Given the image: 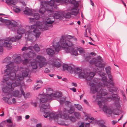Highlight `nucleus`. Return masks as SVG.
<instances>
[{
    "label": "nucleus",
    "mask_w": 127,
    "mask_h": 127,
    "mask_svg": "<svg viewBox=\"0 0 127 127\" xmlns=\"http://www.w3.org/2000/svg\"><path fill=\"white\" fill-rule=\"evenodd\" d=\"M54 20L53 18H50L47 17L46 21L42 24V22L39 21H37L35 24L31 27L29 26H27V27L30 29L33 32V35L36 38H38L40 34V32L38 30L37 28H38L42 31H45L48 29V28L53 26L52 23Z\"/></svg>",
    "instance_id": "f257e3e1"
},
{
    "label": "nucleus",
    "mask_w": 127,
    "mask_h": 127,
    "mask_svg": "<svg viewBox=\"0 0 127 127\" xmlns=\"http://www.w3.org/2000/svg\"><path fill=\"white\" fill-rule=\"evenodd\" d=\"M99 79H98L95 78L93 82L91 81L89 82V84L91 86V92L93 94L97 93L96 99H101L100 101L103 99H106V98L103 97V96H104L107 94V91L105 89L102 90L101 91L102 87L103 86L108 88H110V85L106 84L107 85H109L108 87H106L105 85H103V84L100 83L99 82Z\"/></svg>",
    "instance_id": "f03ea898"
},
{
    "label": "nucleus",
    "mask_w": 127,
    "mask_h": 127,
    "mask_svg": "<svg viewBox=\"0 0 127 127\" xmlns=\"http://www.w3.org/2000/svg\"><path fill=\"white\" fill-rule=\"evenodd\" d=\"M46 110H43L42 111L44 112L43 116L44 117L47 118L48 117H49L50 120L54 119L55 121L58 122V124L60 125H65L67 126V124H66L63 122H61L58 120L60 118H61L62 115L61 114H59L55 115L53 113H50L49 111Z\"/></svg>",
    "instance_id": "7ed1b4c3"
},
{
    "label": "nucleus",
    "mask_w": 127,
    "mask_h": 127,
    "mask_svg": "<svg viewBox=\"0 0 127 127\" xmlns=\"http://www.w3.org/2000/svg\"><path fill=\"white\" fill-rule=\"evenodd\" d=\"M50 95L47 94L46 95L40 94L39 96L40 98V101L42 103L40 110L42 111L43 110H46L49 109L50 108L49 103L47 102L51 99V98L50 97Z\"/></svg>",
    "instance_id": "20e7f679"
},
{
    "label": "nucleus",
    "mask_w": 127,
    "mask_h": 127,
    "mask_svg": "<svg viewBox=\"0 0 127 127\" xmlns=\"http://www.w3.org/2000/svg\"><path fill=\"white\" fill-rule=\"evenodd\" d=\"M0 21L4 23L7 25H9V28L13 31L16 30V27H18L21 26V25L19 22H16L14 20L11 21L9 20H5L2 19L1 18H0Z\"/></svg>",
    "instance_id": "39448f33"
},
{
    "label": "nucleus",
    "mask_w": 127,
    "mask_h": 127,
    "mask_svg": "<svg viewBox=\"0 0 127 127\" xmlns=\"http://www.w3.org/2000/svg\"><path fill=\"white\" fill-rule=\"evenodd\" d=\"M60 42L62 47L64 48L66 52V49L73 47L72 46L73 44L72 42V39H67L64 36H62L60 39Z\"/></svg>",
    "instance_id": "423d86ee"
},
{
    "label": "nucleus",
    "mask_w": 127,
    "mask_h": 127,
    "mask_svg": "<svg viewBox=\"0 0 127 127\" xmlns=\"http://www.w3.org/2000/svg\"><path fill=\"white\" fill-rule=\"evenodd\" d=\"M13 63H10L9 64L6 66L7 69L5 70V73L7 74H9V75L10 79L12 81L16 80L17 81H18L19 79H16V74L14 72L11 71L10 69H12V66H13Z\"/></svg>",
    "instance_id": "0eeeda50"
},
{
    "label": "nucleus",
    "mask_w": 127,
    "mask_h": 127,
    "mask_svg": "<svg viewBox=\"0 0 127 127\" xmlns=\"http://www.w3.org/2000/svg\"><path fill=\"white\" fill-rule=\"evenodd\" d=\"M32 46H29L28 47L26 46L23 47L21 49L22 51H28L29 50H31L28 53H24L23 55V57L24 58H26L27 57L29 58H33L36 56V54L33 50H32Z\"/></svg>",
    "instance_id": "6e6552de"
},
{
    "label": "nucleus",
    "mask_w": 127,
    "mask_h": 127,
    "mask_svg": "<svg viewBox=\"0 0 127 127\" xmlns=\"http://www.w3.org/2000/svg\"><path fill=\"white\" fill-rule=\"evenodd\" d=\"M30 70L29 68L24 67H21L19 69V71L21 74H18L16 76V79H19L22 81L24 78L27 76L30 72Z\"/></svg>",
    "instance_id": "1a4fd4ad"
},
{
    "label": "nucleus",
    "mask_w": 127,
    "mask_h": 127,
    "mask_svg": "<svg viewBox=\"0 0 127 127\" xmlns=\"http://www.w3.org/2000/svg\"><path fill=\"white\" fill-rule=\"evenodd\" d=\"M90 63L91 64H94L95 66L98 67L95 68L96 70L95 71L96 72H100L99 70L102 71L104 70V65L102 64L99 60L96 59L94 58H91L90 61Z\"/></svg>",
    "instance_id": "9d476101"
},
{
    "label": "nucleus",
    "mask_w": 127,
    "mask_h": 127,
    "mask_svg": "<svg viewBox=\"0 0 127 127\" xmlns=\"http://www.w3.org/2000/svg\"><path fill=\"white\" fill-rule=\"evenodd\" d=\"M14 81L15 82L12 83L10 82L9 81L6 82V84L10 88L11 92L13 91L15 88L17 86L20 85L19 87L20 88L21 86H22V87L24 85L22 81L20 80L19 79L17 81L16 80Z\"/></svg>",
    "instance_id": "9b49d317"
},
{
    "label": "nucleus",
    "mask_w": 127,
    "mask_h": 127,
    "mask_svg": "<svg viewBox=\"0 0 127 127\" xmlns=\"http://www.w3.org/2000/svg\"><path fill=\"white\" fill-rule=\"evenodd\" d=\"M46 59L44 56L40 55H37L35 58V61L36 62L39 63V66L40 68L46 66L47 64L46 62Z\"/></svg>",
    "instance_id": "f8f14e48"
},
{
    "label": "nucleus",
    "mask_w": 127,
    "mask_h": 127,
    "mask_svg": "<svg viewBox=\"0 0 127 127\" xmlns=\"http://www.w3.org/2000/svg\"><path fill=\"white\" fill-rule=\"evenodd\" d=\"M41 5L42 6H46V11L47 12H49L48 14L49 13L50 14L49 15H52V13L54 10V8H55V7H53L50 5L48 4V2L47 1H42L41 3Z\"/></svg>",
    "instance_id": "ddd939ff"
},
{
    "label": "nucleus",
    "mask_w": 127,
    "mask_h": 127,
    "mask_svg": "<svg viewBox=\"0 0 127 127\" xmlns=\"http://www.w3.org/2000/svg\"><path fill=\"white\" fill-rule=\"evenodd\" d=\"M98 74L102 78V82H101V83L103 84V85L104 86L105 85L106 87H108L109 86L107 85L106 84L110 85V83L107 81V77L105 76V74L102 72H100Z\"/></svg>",
    "instance_id": "4468645a"
},
{
    "label": "nucleus",
    "mask_w": 127,
    "mask_h": 127,
    "mask_svg": "<svg viewBox=\"0 0 127 127\" xmlns=\"http://www.w3.org/2000/svg\"><path fill=\"white\" fill-rule=\"evenodd\" d=\"M30 29V30L26 32L25 37L28 40L31 41L33 40V35L32 34V31L31 30V29Z\"/></svg>",
    "instance_id": "2eb2a0df"
},
{
    "label": "nucleus",
    "mask_w": 127,
    "mask_h": 127,
    "mask_svg": "<svg viewBox=\"0 0 127 127\" xmlns=\"http://www.w3.org/2000/svg\"><path fill=\"white\" fill-rule=\"evenodd\" d=\"M72 11L71 13L68 12L66 14H63V16L66 18H70L71 17V15H76L77 14V12H76V9L74 8H72Z\"/></svg>",
    "instance_id": "dca6fc26"
},
{
    "label": "nucleus",
    "mask_w": 127,
    "mask_h": 127,
    "mask_svg": "<svg viewBox=\"0 0 127 127\" xmlns=\"http://www.w3.org/2000/svg\"><path fill=\"white\" fill-rule=\"evenodd\" d=\"M61 42H59L54 41L53 43V47L57 52H58L61 49V46L60 45Z\"/></svg>",
    "instance_id": "f3484780"
},
{
    "label": "nucleus",
    "mask_w": 127,
    "mask_h": 127,
    "mask_svg": "<svg viewBox=\"0 0 127 127\" xmlns=\"http://www.w3.org/2000/svg\"><path fill=\"white\" fill-rule=\"evenodd\" d=\"M63 70L64 71L67 70L71 73H72L73 71V68L71 66H68L66 64H63Z\"/></svg>",
    "instance_id": "a211bd4d"
},
{
    "label": "nucleus",
    "mask_w": 127,
    "mask_h": 127,
    "mask_svg": "<svg viewBox=\"0 0 127 127\" xmlns=\"http://www.w3.org/2000/svg\"><path fill=\"white\" fill-rule=\"evenodd\" d=\"M62 94L61 93L57 92L54 93H52L50 95V97L51 98V99L60 97L62 96Z\"/></svg>",
    "instance_id": "6ab92c4d"
},
{
    "label": "nucleus",
    "mask_w": 127,
    "mask_h": 127,
    "mask_svg": "<svg viewBox=\"0 0 127 127\" xmlns=\"http://www.w3.org/2000/svg\"><path fill=\"white\" fill-rule=\"evenodd\" d=\"M104 102L103 103H102V107H101V108L103 107L102 109L104 112L105 113H106L107 114H111L112 112V111L111 108H108L106 105H104Z\"/></svg>",
    "instance_id": "aec40b11"
},
{
    "label": "nucleus",
    "mask_w": 127,
    "mask_h": 127,
    "mask_svg": "<svg viewBox=\"0 0 127 127\" xmlns=\"http://www.w3.org/2000/svg\"><path fill=\"white\" fill-rule=\"evenodd\" d=\"M66 50L67 51L66 52L67 53H71L72 55H73L75 56H77L78 55L77 50L74 49L73 47L70 48L66 49Z\"/></svg>",
    "instance_id": "412c9836"
},
{
    "label": "nucleus",
    "mask_w": 127,
    "mask_h": 127,
    "mask_svg": "<svg viewBox=\"0 0 127 127\" xmlns=\"http://www.w3.org/2000/svg\"><path fill=\"white\" fill-rule=\"evenodd\" d=\"M4 85H5L4 86H3V87L2 88V90L3 92L4 93H8V95H9L11 93V91L10 88L7 85V84H4Z\"/></svg>",
    "instance_id": "4be33fe9"
},
{
    "label": "nucleus",
    "mask_w": 127,
    "mask_h": 127,
    "mask_svg": "<svg viewBox=\"0 0 127 127\" xmlns=\"http://www.w3.org/2000/svg\"><path fill=\"white\" fill-rule=\"evenodd\" d=\"M112 97H107L106 98V99H103V100H101V101H98L97 104L99 106V107L100 108H101L102 107V104L106 101V100L108 101H110L112 99Z\"/></svg>",
    "instance_id": "5701e85b"
},
{
    "label": "nucleus",
    "mask_w": 127,
    "mask_h": 127,
    "mask_svg": "<svg viewBox=\"0 0 127 127\" xmlns=\"http://www.w3.org/2000/svg\"><path fill=\"white\" fill-rule=\"evenodd\" d=\"M39 18V14L38 13H35L32 18H29L30 20V22H34L35 21V20H38Z\"/></svg>",
    "instance_id": "b1692460"
},
{
    "label": "nucleus",
    "mask_w": 127,
    "mask_h": 127,
    "mask_svg": "<svg viewBox=\"0 0 127 127\" xmlns=\"http://www.w3.org/2000/svg\"><path fill=\"white\" fill-rule=\"evenodd\" d=\"M11 43L10 41L8 40H5L3 44L4 47H6L8 49H10L11 48Z\"/></svg>",
    "instance_id": "393cba45"
},
{
    "label": "nucleus",
    "mask_w": 127,
    "mask_h": 127,
    "mask_svg": "<svg viewBox=\"0 0 127 127\" xmlns=\"http://www.w3.org/2000/svg\"><path fill=\"white\" fill-rule=\"evenodd\" d=\"M61 16V15L59 13L57 12L56 13H55L54 14V16H50L49 17H46L45 18V20L46 21V19L47 17H48V18H52L53 19V22L52 23V24L54 22V18H56V19H58L60 18Z\"/></svg>",
    "instance_id": "a878e982"
},
{
    "label": "nucleus",
    "mask_w": 127,
    "mask_h": 127,
    "mask_svg": "<svg viewBox=\"0 0 127 127\" xmlns=\"http://www.w3.org/2000/svg\"><path fill=\"white\" fill-rule=\"evenodd\" d=\"M87 77H86V80L88 81H90L92 79L95 75V73L93 72H87Z\"/></svg>",
    "instance_id": "bb28decb"
},
{
    "label": "nucleus",
    "mask_w": 127,
    "mask_h": 127,
    "mask_svg": "<svg viewBox=\"0 0 127 127\" xmlns=\"http://www.w3.org/2000/svg\"><path fill=\"white\" fill-rule=\"evenodd\" d=\"M62 116L65 119H67L69 118V115L67 110L64 108L63 110Z\"/></svg>",
    "instance_id": "cd10ccee"
},
{
    "label": "nucleus",
    "mask_w": 127,
    "mask_h": 127,
    "mask_svg": "<svg viewBox=\"0 0 127 127\" xmlns=\"http://www.w3.org/2000/svg\"><path fill=\"white\" fill-rule=\"evenodd\" d=\"M50 63L51 65H54L55 67H59L61 66L60 63L58 62V60L55 59L54 60L52 63L50 62Z\"/></svg>",
    "instance_id": "c85d7f7f"
},
{
    "label": "nucleus",
    "mask_w": 127,
    "mask_h": 127,
    "mask_svg": "<svg viewBox=\"0 0 127 127\" xmlns=\"http://www.w3.org/2000/svg\"><path fill=\"white\" fill-rule=\"evenodd\" d=\"M87 71L82 70L78 74L79 77L81 78H86L87 77Z\"/></svg>",
    "instance_id": "c756f323"
},
{
    "label": "nucleus",
    "mask_w": 127,
    "mask_h": 127,
    "mask_svg": "<svg viewBox=\"0 0 127 127\" xmlns=\"http://www.w3.org/2000/svg\"><path fill=\"white\" fill-rule=\"evenodd\" d=\"M47 54L50 56H53L55 53V51L52 49L47 48L46 50Z\"/></svg>",
    "instance_id": "7c9ffc66"
},
{
    "label": "nucleus",
    "mask_w": 127,
    "mask_h": 127,
    "mask_svg": "<svg viewBox=\"0 0 127 127\" xmlns=\"http://www.w3.org/2000/svg\"><path fill=\"white\" fill-rule=\"evenodd\" d=\"M12 95L15 97H21V94L18 90H16L13 92Z\"/></svg>",
    "instance_id": "2f4dec72"
},
{
    "label": "nucleus",
    "mask_w": 127,
    "mask_h": 127,
    "mask_svg": "<svg viewBox=\"0 0 127 127\" xmlns=\"http://www.w3.org/2000/svg\"><path fill=\"white\" fill-rule=\"evenodd\" d=\"M33 59L31 60H29L27 59H25L23 61V64L24 65H27L28 66L30 65L31 63H32V61Z\"/></svg>",
    "instance_id": "473e14b6"
},
{
    "label": "nucleus",
    "mask_w": 127,
    "mask_h": 127,
    "mask_svg": "<svg viewBox=\"0 0 127 127\" xmlns=\"http://www.w3.org/2000/svg\"><path fill=\"white\" fill-rule=\"evenodd\" d=\"M31 67L32 68V72H36L35 70L37 68V64L35 62H32V63H31Z\"/></svg>",
    "instance_id": "72a5a7b5"
},
{
    "label": "nucleus",
    "mask_w": 127,
    "mask_h": 127,
    "mask_svg": "<svg viewBox=\"0 0 127 127\" xmlns=\"http://www.w3.org/2000/svg\"><path fill=\"white\" fill-rule=\"evenodd\" d=\"M20 90L21 93V95H22L25 98H26L29 97L30 94L28 93H25L23 90L22 86L20 87Z\"/></svg>",
    "instance_id": "f704fd0d"
},
{
    "label": "nucleus",
    "mask_w": 127,
    "mask_h": 127,
    "mask_svg": "<svg viewBox=\"0 0 127 127\" xmlns=\"http://www.w3.org/2000/svg\"><path fill=\"white\" fill-rule=\"evenodd\" d=\"M17 31L18 34L22 35L26 32V30L22 27H20L17 30Z\"/></svg>",
    "instance_id": "c9c22d12"
},
{
    "label": "nucleus",
    "mask_w": 127,
    "mask_h": 127,
    "mask_svg": "<svg viewBox=\"0 0 127 127\" xmlns=\"http://www.w3.org/2000/svg\"><path fill=\"white\" fill-rule=\"evenodd\" d=\"M24 12L25 14L29 15H32V12L31 10L28 8H26L25 10L24 11Z\"/></svg>",
    "instance_id": "e433bc0d"
},
{
    "label": "nucleus",
    "mask_w": 127,
    "mask_h": 127,
    "mask_svg": "<svg viewBox=\"0 0 127 127\" xmlns=\"http://www.w3.org/2000/svg\"><path fill=\"white\" fill-rule=\"evenodd\" d=\"M22 61V59L20 56H18L14 60L15 63L19 64H20Z\"/></svg>",
    "instance_id": "4c0bfd02"
},
{
    "label": "nucleus",
    "mask_w": 127,
    "mask_h": 127,
    "mask_svg": "<svg viewBox=\"0 0 127 127\" xmlns=\"http://www.w3.org/2000/svg\"><path fill=\"white\" fill-rule=\"evenodd\" d=\"M5 75L3 77V79L5 81H3L4 84H5L6 83V82L8 81L10 79L9 75V74Z\"/></svg>",
    "instance_id": "58836bf2"
},
{
    "label": "nucleus",
    "mask_w": 127,
    "mask_h": 127,
    "mask_svg": "<svg viewBox=\"0 0 127 127\" xmlns=\"http://www.w3.org/2000/svg\"><path fill=\"white\" fill-rule=\"evenodd\" d=\"M32 47L36 52H38L40 51V48L38 45L37 44H35Z\"/></svg>",
    "instance_id": "ea45409f"
},
{
    "label": "nucleus",
    "mask_w": 127,
    "mask_h": 127,
    "mask_svg": "<svg viewBox=\"0 0 127 127\" xmlns=\"http://www.w3.org/2000/svg\"><path fill=\"white\" fill-rule=\"evenodd\" d=\"M6 2L8 4L11 5H15L16 3L15 0H6Z\"/></svg>",
    "instance_id": "a19ab883"
},
{
    "label": "nucleus",
    "mask_w": 127,
    "mask_h": 127,
    "mask_svg": "<svg viewBox=\"0 0 127 127\" xmlns=\"http://www.w3.org/2000/svg\"><path fill=\"white\" fill-rule=\"evenodd\" d=\"M11 63H13V66H12V68L11 69H10L11 71L12 70V71L14 72V71H17L18 70H19V67L18 66H14V63L13 62H11Z\"/></svg>",
    "instance_id": "79ce46f5"
},
{
    "label": "nucleus",
    "mask_w": 127,
    "mask_h": 127,
    "mask_svg": "<svg viewBox=\"0 0 127 127\" xmlns=\"http://www.w3.org/2000/svg\"><path fill=\"white\" fill-rule=\"evenodd\" d=\"M69 1V0H55V2L57 3L63 4L64 3H67Z\"/></svg>",
    "instance_id": "37998d69"
},
{
    "label": "nucleus",
    "mask_w": 127,
    "mask_h": 127,
    "mask_svg": "<svg viewBox=\"0 0 127 127\" xmlns=\"http://www.w3.org/2000/svg\"><path fill=\"white\" fill-rule=\"evenodd\" d=\"M113 98L117 101H118L120 99V97L117 94H113L112 95Z\"/></svg>",
    "instance_id": "c03bdc74"
},
{
    "label": "nucleus",
    "mask_w": 127,
    "mask_h": 127,
    "mask_svg": "<svg viewBox=\"0 0 127 127\" xmlns=\"http://www.w3.org/2000/svg\"><path fill=\"white\" fill-rule=\"evenodd\" d=\"M82 70L81 69L77 68L74 69V72L75 74H77L78 75Z\"/></svg>",
    "instance_id": "a18cd8bd"
},
{
    "label": "nucleus",
    "mask_w": 127,
    "mask_h": 127,
    "mask_svg": "<svg viewBox=\"0 0 127 127\" xmlns=\"http://www.w3.org/2000/svg\"><path fill=\"white\" fill-rule=\"evenodd\" d=\"M11 59V57H7L3 60V63H8L10 61Z\"/></svg>",
    "instance_id": "49530a36"
},
{
    "label": "nucleus",
    "mask_w": 127,
    "mask_h": 127,
    "mask_svg": "<svg viewBox=\"0 0 127 127\" xmlns=\"http://www.w3.org/2000/svg\"><path fill=\"white\" fill-rule=\"evenodd\" d=\"M97 123L99 126L102 127L104 125V122L103 120H101L98 121L97 122Z\"/></svg>",
    "instance_id": "de8ad7c7"
},
{
    "label": "nucleus",
    "mask_w": 127,
    "mask_h": 127,
    "mask_svg": "<svg viewBox=\"0 0 127 127\" xmlns=\"http://www.w3.org/2000/svg\"><path fill=\"white\" fill-rule=\"evenodd\" d=\"M77 50L81 54H83L85 53V50L82 47H81L78 48Z\"/></svg>",
    "instance_id": "09e8293b"
},
{
    "label": "nucleus",
    "mask_w": 127,
    "mask_h": 127,
    "mask_svg": "<svg viewBox=\"0 0 127 127\" xmlns=\"http://www.w3.org/2000/svg\"><path fill=\"white\" fill-rule=\"evenodd\" d=\"M42 84H37L33 88V90H37L40 88L42 86Z\"/></svg>",
    "instance_id": "8fccbe9b"
},
{
    "label": "nucleus",
    "mask_w": 127,
    "mask_h": 127,
    "mask_svg": "<svg viewBox=\"0 0 127 127\" xmlns=\"http://www.w3.org/2000/svg\"><path fill=\"white\" fill-rule=\"evenodd\" d=\"M118 109H117H117H113V108H111L112 111V113H113L114 114L116 115L118 114Z\"/></svg>",
    "instance_id": "3c124183"
},
{
    "label": "nucleus",
    "mask_w": 127,
    "mask_h": 127,
    "mask_svg": "<svg viewBox=\"0 0 127 127\" xmlns=\"http://www.w3.org/2000/svg\"><path fill=\"white\" fill-rule=\"evenodd\" d=\"M54 2L55 1L54 0H51L49 2H48V3L52 6L55 7V6L54 5Z\"/></svg>",
    "instance_id": "603ef678"
},
{
    "label": "nucleus",
    "mask_w": 127,
    "mask_h": 127,
    "mask_svg": "<svg viewBox=\"0 0 127 127\" xmlns=\"http://www.w3.org/2000/svg\"><path fill=\"white\" fill-rule=\"evenodd\" d=\"M44 7V6H42L39 10V12L42 14H43L45 10H46V8H45Z\"/></svg>",
    "instance_id": "864d4df0"
},
{
    "label": "nucleus",
    "mask_w": 127,
    "mask_h": 127,
    "mask_svg": "<svg viewBox=\"0 0 127 127\" xmlns=\"http://www.w3.org/2000/svg\"><path fill=\"white\" fill-rule=\"evenodd\" d=\"M105 69L106 70V71L107 74L111 73V72L110 71L111 68L109 66L106 67L105 68Z\"/></svg>",
    "instance_id": "5fc2aeb1"
},
{
    "label": "nucleus",
    "mask_w": 127,
    "mask_h": 127,
    "mask_svg": "<svg viewBox=\"0 0 127 127\" xmlns=\"http://www.w3.org/2000/svg\"><path fill=\"white\" fill-rule=\"evenodd\" d=\"M75 107L77 109L81 110H82V107L81 105L79 104H74Z\"/></svg>",
    "instance_id": "6e6d98bb"
},
{
    "label": "nucleus",
    "mask_w": 127,
    "mask_h": 127,
    "mask_svg": "<svg viewBox=\"0 0 127 127\" xmlns=\"http://www.w3.org/2000/svg\"><path fill=\"white\" fill-rule=\"evenodd\" d=\"M3 41L0 40V52H2L3 51L2 46V45L3 43Z\"/></svg>",
    "instance_id": "4d7b16f0"
},
{
    "label": "nucleus",
    "mask_w": 127,
    "mask_h": 127,
    "mask_svg": "<svg viewBox=\"0 0 127 127\" xmlns=\"http://www.w3.org/2000/svg\"><path fill=\"white\" fill-rule=\"evenodd\" d=\"M74 115L77 118L79 119L80 117V115L79 113L78 112H75L74 113Z\"/></svg>",
    "instance_id": "13d9d810"
},
{
    "label": "nucleus",
    "mask_w": 127,
    "mask_h": 127,
    "mask_svg": "<svg viewBox=\"0 0 127 127\" xmlns=\"http://www.w3.org/2000/svg\"><path fill=\"white\" fill-rule=\"evenodd\" d=\"M65 98H61L60 100V103L61 104H63L64 103V101H65Z\"/></svg>",
    "instance_id": "bf43d9fd"
},
{
    "label": "nucleus",
    "mask_w": 127,
    "mask_h": 127,
    "mask_svg": "<svg viewBox=\"0 0 127 127\" xmlns=\"http://www.w3.org/2000/svg\"><path fill=\"white\" fill-rule=\"evenodd\" d=\"M115 105L117 109H119L120 107V105L119 102H115Z\"/></svg>",
    "instance_id": "052dcab7"
},
{
    "label": "nucleus",
    "mask_w": 127,
    "mask_h": 127,
    "mask_svg": "<svg viewBox=\"0 0 127 127\" xmlns=\"http://www.w3.org/2000/svg\"><path fill=\"white\" fill-rule=\"evenodd\" d=\"M13 9L17 13H18L21 11L20 9L19 8H18L17 7Z\"/></svg>",
    "instance_id": "680f3d73"
},
{
    "label": "nucleus",
    "mask_w": 127,
    "mask_h": 127,
    "mask_svg": "<svg viewBox=\"0 0 127 127\" xmlns=\"http://www.w3.org/2000/svg\"><path fill=\"white\" fill-rule=\"evenodd\" d=\"M69 118L71 121L72 122H74L76 120V119L75 118L71 116L69 117Z\"/></svg>",
    "instance_id": "e2e57ef3"
},
{
    "label": "nucleus",
    "mask_w": 127,
    "mask_h": 127,
    "mask_svg": "<svg viewBox=\"0 0 127 127\" xmlns=\"http://www.w3.org/2000/svg\"><path fill=\"white\" fill-rule=\"evenodd\" d=\"M108 76L110 81H112L113 80L112 79V77L111 74V73L107 74Z\"/></svg>",
    "instance_id": "0e129e2a"
},
{
    "label": "nucleus",
    "mask_w": 127,
    "mask_h": 127,
    "mask_svg": "<svg viewBox=\"0 0 127 127\" xmlns=\"http://www.w3.org/2000/svg\"><path fill=\"white\" fill-rule=\"evenodd\" d=\"M6 123V121L2 122L1 123H0V127H4V125Z\"/></svg>",
    "instance_id": "69168bd1"
},
{
    "label": "nucleus",
    "mask_w": 127,
    "mask_h": 127,
    "mask_svg": "<svg viewBox=\"0 0 127 127\" xmlns=\"http://www.w3.org/2000/svg\"><path fill=\"white\" fill-rule=\"evenodd\" d=\"M74 111V109L73 108H71L68 111V112L70 114H72L73 113Z\"/></svg>",
    "instance_id": "338daca9"
},
{
    "label": "nucleus",
    "mask_w": 127,
    "mask_h": 127,
    "mask_svg": "<svg viewBox=\"0 0 127 127\" xmlns=\"http://www.w3.org/2000/svg\"><path fill=\"white\" fill-rule=\"evenodd\" d=\"M22 36V35L19 34V35H16L15 36V38L16 39L19 40L21 38Z\"/></svg>",
    "instance_id": "774afa93"
}]
</instances>
